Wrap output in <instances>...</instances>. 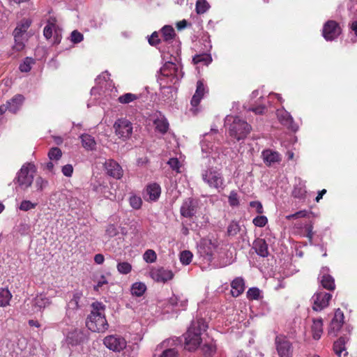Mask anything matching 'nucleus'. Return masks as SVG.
I'll return each mask as SVG.
<instances>
[{"instance_id":"1","label":"nucleus","mask_w":357,"mask_h":357,"mask_svg":"<svg viewBox=\"0 0 357 357\" xmlns=\"http://www.w3.org/2000/svg\"><path fill=\"white\" fill-rule=\"evenodd\" d=\"M208 328L202 318H196L191 322L186 333L183 335L185 339V349L189 351H195L202 342V334Z\"/></svg>"},{"instance_id":"2","label":"nucleus","mask_w":357,"mask_h":357,"mask_svg":"<svg viewBox=\"0 0 357 357\" xmlns=\"http://www.w3.org/2000/svg\"><path fill=\"white\" fill-rule=\"evenodd\" d=\"M91 306V313L86 320L87 329L92 332H105L109 326L105 315V306L98 301L93 302Z\"/></svg>"},{"instance_id":"3","label":"nucleus","mask_w":357,"mask_h":357,"mask_svg":"<svg viewBox=\"0 0 357 357\" xmlns=\"http://www.w3.org/2000/svg\"><path fill=\"white\" fill-rule=\"evenodd\" d=\"M228 124L229 135L238 141L244 139L251 130V126L238 116H227L225 125Z\"/></svg>"},{"instance_id":"4","label":"nucleus","mask_w":357,"mask_h":357,"mask_svg":"<svg viewBox=\"0 0 357 357\" xmlns=\"http://www.w3.org/2000/svg\"><path fill=\"white\" fill-rule=\"evenodd\" d=\"M203 181L211 188L220 191L225 188V180L220 170L214 167L203 169L201 173Z\"/></svg>"},{"instance_id":"5","label":"nucleus","mask_w":357,"mask_h":357,"mask_svg":"<svg viewBox=\"0 0 357 357\" xmlns=\"http://www.w3.org/2000/svg\"><path fill=\"white\" fill-rule=\"evenodd\" d=\"M35 173L36 167L34 165L31 163L24 164L17 172L14 181L16 182L22 189L26 190L31 185Z\"/></svg>"},{"instance_id":"6","label":"nucleus","mask_w":357,"mask_h":357,"mask_svg":"<svg viewBox=\"0 0 357 357\" xmlns=\"http://www.w3.org/2000/svg\"><path fill=\"white\" fill-rule=\"evenodd\" d=\"M199 204V200L198 199L186 198L183 200L180 208L181 215L184 218H192L198 211Z\"/></svg>"},{"instance_id":"7","label":"nucleus","mask_w":357,"mask_h":357,"mask_svg":"<svg viewBox=\"0 0 357 357\" xmlns=\"http://www.w3.org/2000/svg\"><path fill=\"white\" fill-rule=\"evenodd\" d=\"M103 344L109 350L114 352H120L126 347L127 342L123 337L111 335L104 338Z\"/></svg>"},{"instance_id":"8","label":"nucleus","mask_w":357,"mask_h":357,"mask_svg":"<svg viewBox=\"0 0 357 357\" xmlns=\"http://www.w3.org/2000/svg\"><path fill=\"white\" fill-rule=\"evenodd\" d=\"M24 101V97L21 94L14 96L11 99L6 101L5 104L0 106V115L7 111L13 114H16L22 107Z\"/></svg>"},{"instance_id":"9","label":"nucleus","mask_w":357,"mask_h":357,"mask_svg":"<svg viewBox=\"0 0 357 357\" xmlns=\"http://www.w3.org/2000/svg\"><path fill=\"white\" fill-rule=\"evenodd\" d=\"M114 128L116 135L126 140L132 133V126L130 121L126 119H119L114 124Z\"/></svg>"},{"instance_id":"10","label":"nucleus","mask_w":357,"mask_h":357,"mask_svg":"<svg viewBox=\"0 0 357 357\" xmlns=\"http://www.w3.org/2000/svg\"><path fill=\"white\" fill-rule=\"evenodd\" d=\"M276 350L280 357H291L293 348L291 343L283 335H278L275 340Z\"/></svg>"},{"instance_id":"11","label":"nucleus","mask_w":357,"mask_h":357,"mask_svg":"<svg viewBox=\"0 0 357 357\" xmlns=\"http://www.w3.org/2000/svg\"><path fill=\"white\" fill-rule=\"evenodd\" d=\"M341 33L342 29L340 24L335 20L327 21L323 26L322 35L328 41L335 40Z\"/></svg>"},{"instance_id":"12","label":"nucleus","mask_w":357,"mask_h":357,"mask_svg":"<svg viewBox=\"0 0 357 357\" xmlns=\"http://www.w3.org/2000/svg\"><path fill=\"white\" fill-rule=\"evenodd\" d=\"M89 330L85 328H75L68 333L67 341L68 344L76 346L84 343L89 339Z\"/></svg>"},{"instance_id":"13","label":"nucleus","mask_w":357,"mask_h":357,"mask_svg":"<svg viewBox=\"0 0 357 357\" xmlns=\"http://www.w3.org/2000/svg\"><path fill=\"white\" fill-rule=\"evenodd\" d=\"M215 246L211 241H202L197 247L198 255L204 261L210 264L213 259Z\"/></svg>"},{"instance_id":"14","label":"nucleus","mask_w":357,"mask_h":357,"mask_svg":"<svg viewBox=\"0 0 357 357\" xmlns=\"http://www.w3.org/2000/svg\"><path fill=\"white\" fill-rule=\"evenodd\" d=\"M332 295L324 291L316 293L312 298L313 301L312 309L315 311H321L328 305Z\"/></svg>"},{"instance_id":"15","label":"nucleus","mask_w":357,"mask_h":357,"mask_svg":"<svg viewBox=\"0 0 357 357\" xmlns=\"http://www.w3.org/2000/svg\"><path fill=\"white\" fill-rule=\"evenodd\" d=\"M107 174L116 178L120 179L123 174V171L120 165L112 159L105 160L103 164Z\"/></svg>"},{"instance_id":"16","label":"nucleus","mask_w":357,"mask_h":357,"mask_svg":"<svg viewBox=\"0 0 357 357\" xmlns=\"http://www.w3.org/2000/svg\"><path fill=\"white\" fill-rule=\"evenodd\" d=\"M151 278L158 282H166L173 278L174 274L171 270L162 267L155 268L150 271Z\"/></svg>"},{"instance_id":"17","label":"nucleus","mask_w":357,"mask_h":357,"mask_svg":"<svg viewBox=\"0 0 357 357\" xmlns=\"http://www.w3.org/2000/svg\"><path fill=\"white\" fill-rule=\"evenodd\" d=\"M169 340H165L158 344L152 357H177L178 351L175 349L167 348Z\"/></svg>"},{"instance_id":"18","label":"nucleus","mask_w":357,"mask_h":357,"mask_svg":"<svg viewBox=\"0 0 357 357\" xmlns=\"http://www.w3.org/2000/svg\"><path fill=\"white\" fill-rule=\"evenodd\" d=\"M344 323V314L340 309H337L335 312L334 317L331 321L328 327V334L336 336L341 329Z\"/></svg>"},{"instance_id":"19","label":"nucleus","mask_w":357,"mask_h":357,"mask_svg":"<svg viewBox=\"0 0 357 357\" xmlns=\"http://www.w3.org/2000/svg\"><path fill=\"white\" fill-rule=\"evenodd\" d=\"M278 117L281 123L288 128L294 132L298 130V126L294 123L292 116L287 111L278 110Z\"/></svg>"},{"instance_id":"20","label":"nucleus","mask_w":357,"mask_h":357,"mask_svg":"<svg viewBox=\"0 0 357 357\" xmlns=\"http://www.w3.org/2000/svg\"><path fill=\"white\" fill-rule=\"evenodd\" d=\"M261 155L264 162L268 166L279 162L281 160L280 154L278 152L273 151L270 149L264 150Z\"/></svg>"},{"instance_id":"21","label":"nucleus","mask_w":357,"mask_h":357,"mask_svg":"<svg viewBox=\"0 0 357 357\" xmlns=\"http://www.w3.org/2000/svg\"><path fill=\"white\" fill-rule=\"evenodd\" d=\"M252 248L260 257H266L268 255V244L263 238H257L254 241Z\"/></svg>"},{"instance_id":"22","label":"nucleus","mask_w":357,"mask_h":357,"mask_svg":"<svg viewBox=\"0 0 357 357\" xmlns=\"http://www.w3.org/2000/svg\"><path fill=\"white\" fill-rule=\"evenodd\" d=\"M204 93H205V88H204V84L202 81L199 80L197 82V89L195 91V93L193 95V96L191 99V101H190V103L192 107H197L199 104L201 100L202 99V98L204 95Z\"/></svg>"},{"instance_id":"23","label":"nucleus","mask_w":357,"mask_h":357,"mask_svg":"<svg viewBox=\"0 0 357 357\" xmlns=\"http://www.w3.org/2000/svg\"><path fill=\"white\" fill-rule=\"evenodd\" d=\"M31 24V21L29 19L22 20L13 31L14 38L24 37Z\"/></svg>"},{"instance_id":"24","label":"nucleus","mask_w":357,"mask_h":357,"mask_svg":"<svg viewBox=\"0 0 357 357\" xmlns=\"http://www.w3.org/2000/svg\"><path fill=\"white\" fill-rule=\"evenodd\" d=\"M311 331L314 340L320 339L323 333V320L321 318L313 319Z\"/></svg>"},{"instance_id":"25","label":"nucleus","mask_w":357,"mask_h":357,"mask_svg":"<svg viewBox=\"0 0 357 357\" xmlns=\"http://www.w3.org/2000/svg\"><path fill=\"white\" fill-rule=\"evenodd\" d=\"M218 133V129L211 128V133H206L204 135V139L201 142L202 150L203 152L209 153L211 150H213V144L212 142H209L208 139L211 138V136L213 134Z\"/></svg>"},{"instance_id":"26","label":"nucleus","mask_w":357,"mask_h":357,"mask_svg":"<svg viewBox=\"0 0 357 357\" xmlns=\"http://www.w3.org/2000/svg\"><path fill=\"white\" fill-rule=\"evenodd\" d=\"M161 193L160 186L157 183H151L146 188V194L151 201H156Z\"/></svg>"},{"instance_id":"27","label":"nucleus","mask_w":357,"mask_h":357,"mask_svg":"<svg viewBox=\"0 0 357 357\" xmlns=\"http://www.w3.org/2000/svg\"><path fill=\"white\" fill-rule=\"evenodd\" d=\"M232 287V295L234 296H238L244 291V281L241 278H235L231 284Z\"/></svg>"},{"instance_id":"28","label":"nucleus","mask_w":357,"mask_h":357,"mask_svg":"<svg viewBox=\"0 0 357 357\" xmlns=\"http://www.w3.org/2000/svg\"><path fill=\"white\" fill-rule=\"evenodd\" d=\"M345 343L346 340L343 337H340L337 341L334 342L333 351L338 357H341L342 353L343 351H344V356L347 355L348 353L346 351Z\"/></svg>"},{"instance_id":"29","label":"nucleus","mask_w":357,"mask_h":357,"mask_svg":"<svg viewBox=\"0 0 357 357\" xmlns=\"http://www.w3.org/2000/svg\"><path fill=\"white\" fill-rule=\"evenodd\" d=\"M83 147L87 150L96 149V143L93 137L88 134H83L80 136Z\"/></svg>"},{"instance_id":"30","label":"nucleus","mask_w":357,"mask_h":357,"mask_svg":"<svg viewBox=\"0 0 357 357\" xmlns=\"http://www.w3.org/2000/svg\"><path fill=\"white\" fill-rule=\"evenodd\" d=\"M321 283L324 289L333 291L335 288V280L333 278L326 273L323 274L321 278Z\"/></svg>"},{"instance_id":"31","label":"nucleus","mask_w":357,"mask_h":357,"mask_svg":"<svg viewBox=\"0 0 357 357\" xmlns=\"http://www.w3.org/2000/svg\"><path fill=\"white\" fill-rule=\"evenodd\" d=\"M56 23L55 17H50L47 20V25L43 30V35L47 39H50L52 36V31L56 26Z\"/></svg>"},{"instance_id":"32","label":"nucleus","mask_w":357,"mask_h":357,"mask_svg":"<svg viewBox=\"0 0 357 357\" xmlns=\"http://www.w3.org/2000/svg\"><path fill=\"white\" fill-rule=\"evenodd\" d=\"M161 32L163 40L166 42L172 41L176 36L174 29L172 26L169 25H165L163 26L161 29Z\"/></svg>"},{"instance_id":"33","label":"nucleus","mask_w":357,"mask_h":357,"mask_svg":"<svg viewBox=\"0 0 357 357\" xmlns=\"http://www.w3.org/2000/svg\"><path fill=\"white\" fill-rule=\"evenodd\" d=\"M11 298L12 294L8 289L0 288V306L8 305Z\"/></svg>"},{"instance_id":"34","label":"nucleus","mask_w":357,"mask_h":357,"mask_svg":"<svg viewBox=\"0 0 357 357\" xmlns=\"http://www.w3.org/2000/svg\"><path fill=\"white\" fill-rule=\"evenodd\" d=\"M146 290V286L143 282H135L131 287V294L133 296H141Z\"/></svg>"},{"instance_id":"35","label":"nucleus","mask_w":357,"mask_h":357,"mask_svg":"<svg viewBox=\"0 0 357 357\" xmlns=\"http://www.w3.org/2000/svg\"><path fill=\"white\" fill-rule=\"evenodd\" d=\"M82 294L80 293H75L73 294V298L70 299L68 304V313H70V310H75L79 307V303Z\"/></svg>"},{"instance_id":"36","label":"nucleus","mask_w":357,"mask_h":357,"mask_svg":"<svg viewBox=\"0 0 357 357\" xmlns=\"http://www.w3.org/2000/svg\"><path fill=\"white\" fill-rule=\"evenodd\" d=\"M155 128L162 133H165L169 127V123L164 118H157L154 120Z\"/></svg>"},{"instance_id":"37","label":"nucleus","mask_w":357,"mask_h":357,"mask_svg":"<svg viewBox=\"0 0 357 357\" xmlns=\"http://www.w3.org/2000/svg\"><path fill=\"white\" fill-rule=\"evenodd\" d=\"M241 231V226L237 221L232 220L228 225L227 234L229 236H234Z\"/></svg>"},{"instance_id":"38","label":"nucleus","mask_w":357,"mask_h":357,"mask_svg":"<svg viewBox=\"0 0 357 357\" xmlns=\"http://www.w3.org/2000/svg\"><path fill=\"white\" fill-rule=\"evenodd\" d=\"M138 96L131 93H126L118 98L119 102L121 104H128L138 99Z\"/></svg>"},{"instance_id":"39","label":"nucleus","mask_w":357,"mask_h":357,"mask_svg":"<svg viewBox=\"0 0 357 357\" xmlns=\"http://www.w3.org/2000/svg\"><path fill=\"white\" fill-rule=\"evenodd\" d=\"M49 182L47 180L42 178L41 176H38L36 178L34 183V187L36 189L37 192H42L48 186Z\"/></svg>"},{"instance_id":"40","label":"nucleus","mask_w":357,"mask_h":357,"mask_svg":"<svg viewBox=\"0 0 357 357\" xmlns=\"http://www.w3.org/2000/svg\"><path fill=\"white\" fill-rule=\"evenodd\" d=\"M35 63V61L31 57H26L24 62L20 65V70L23 73H28L31 70V66Z\"/></svg>"},{"instance_id":"41","label":"nucleus","mask_w":357,"mask_h":357,"mask_svg":"<svg viewBox=\"0 0 357 357\" xmlns=\"http://www.w3.org/2000/svg\"><path fill=\"white\" fill-rule=\"evenodd\" d=\"M201 349L205 356H211L215 352V345L212 342L205 343Z\"/></svg>"},{"instance_id":"42","label":"nucleus","mask_w":357,"mask_h":357,"mask_svg":"<svg viewBox=\"0 0 357 357\" xmlns=\"http://www.w3.org/2000/svg\"><path fill=\"white\" fill-rule=\"evenodd\" d=\"M48 304L49 300L43 296L36 297L33 301V305L35 307L38 308V310L45 307Z\"/></svg>"},{"instance_id":"43","label":"nucleus","mask_w":357,"mask_h":357,"mask_svg":"<svg viewBox=\"0 0 357 357\" xmlns=\"http://www.w3.org/2000/svg\"><path fill=\"white\" fill-rule=\"evenodd\" d=\"M209 8V4L206 0H197L196 11L198 14H203Z\"/></svg>"},{"instance_id":"44","label":"nucleus","mask_w":357,"mask_h":357,"mask_svg":"<svg viewBox=\"0 0 357 357\" xmlns=\"http://www.w3.org/2000/svg\"><path fill=\"white\" fill-rule=\"evenodd\" d=\"M116 268L118 271L121 274H128L132 270L131 264L126 261L119 263Z\"/></svg>"},{"instance_id":"45","label":"nucleus","mask_w":357,"mask_h":357,"mask_svg":"<svg viewBox=\"0 0 357 357\" xmlns=\"http://www.w3.org/2000/svg\"><path fill=\"white\" fill-rule=\"evenodd\" d=\"M192 258V254L190 251L184 250L180 254V261L184 265H188Z\"/></svg>"},{"instance_id":"46","label":"nucleus","mask_w":357,"mask_h":357,"mask_svg":"<svg viewBox=\"0 0 357 357\" xmlns=\"http://www.w3.org/2000/svg\"><path fill=\"white\" fill-rule=\"evenodd\" d=\"M192 61L195 63L204 62L205 64H208L211 61V57L209 54H197L193 57Z\"/></svg>"},{"instance_id":"47","label":"nucleus","mask_w":357,"mask_h":357,"mask_svg":"<svg viewBox=\"0 0 357 357\" xmlns=\"http://www.w3.org/2000/svg\"><path fill=\"white\" fill-rule=\"evenodd\" d=\"M62 152L58 147L52 148L48 153V157L51 160H58L61 158Z\"/></svg>"},{"instance_id":"48","label":"nucleus","mask_w":357,"mask_h":357,"mask_svg":"<svg viewBox=\"0 0 357 357\" xmlns=\"http://www.w3.org/2000/svg\"><path fill=\"white\" fill-rule=\"evenodd\" d=\"M143 258L147 263H153L156 260L157 255L153 250H147L144 252Z\"/></svg>"},{"instance_id":"49","label":"nucleus","mask_w":357,"mask_h":357,"mask_svg":"<svg viewBox=\"0 0 357 357\" xmlns=\"http://www.w3.org/2000/svg\"><path fill=\"white\" fill-rule=\"evenodd\" d=\"M36 206V203H33L29 200H24L21 202L19 208L23 211H28L31 209L35 208Z\"/></svg>"},{"instance_id":"50","label":"nucleus","mask_w":357,"mask_h":357,"mask_svg":"<svg viewBox=\"0 0 357 357\" xmlns=\"http://www.w3.org/2000/svg\"><path fill=\"white\" fill-rule=\"evenodd\" d=\"M349 17L351 19H356L357 18V1H351L349 4Z\"/></svg>"},{"instance_id":"51","label":"nucleus","mask_w":357,"mask_h":357,"mask_svg":"<svg viewBox=\"0 0 357 357\" xmlns=\"http://www.w3.org/2000/svg\"><path fill=\"white\" fill-rule=\"evenodd\" d=\"M84 39V36L77 30H74L70 34V40L72 43L76 44L82 42Z\"/></svg>"},{"instance_id":"52","label":"nucleus","mask_w":357,"mask_h":357,"mask_svg":"<svg viewBox=\"0 0 357 357\" xmlns=\"http://www.w3.org/2000/svg\"><path fill=\"white\" fill-rule=\"evenodd\" d=\"M260 290L257 287H252L247 291V296L249 299L257 300L260 296Z\"/></svg>"},{"instance_id":"53","label":"nucleus","mask_w":357,"mask_h":357,"mask_svg":"<svg viewBox=\"0 0 357 357\" xmlns=\"http://www.w3.org/2000/svg\"><path fill=\"white\" fill-rule=\"evenodd\" d=\"M228 202L229 205L231 206H236L239 205L238 194L235 190L231 191L228 197Z\"/></svg>"},{"instance_id":"54","label":"nucleus","mask_w":357,"mask_h":357,"mask_svg":"<svg viewBox=\"0 0 357 357\" xmlns=\"http://www.w3.org/2000/svg\"><path fill=\"white\" fill-rule=\"evenodd\" d=\"M252 222L257 227H263L267 224L268 219L264 215H259L253 219Z\"/></svg>"},{"instance_id":"55","label":"nucleus","mask_w":357,"mask_h":357,"mask_svg":"<svg viewBox=\"0 0 357 357\" xmlns=\"http://www.w3.org/2000/svg\"><path fill=\"white\" fill-rule=\"evenodd\" d=\"M167 70H169L170 71V75H172L173 73L172 71H173L174 73H175L176 71H177V67L176 66V64H174V63H165V65L161 69V71L162 73V74L164 75H166V76H168L169 74L168 73H166V71Z\"/></svg>"},{"instance_id":"56","label":"nucleus","mask_w":357,"mask_h":357,"mask_svg":"<svg viewBox=\"0 0 357 357\" xmlns=\"http://www.w3.org/2000/svg\"><path fill=\"white\" fill-rule=\"evenodd\" d=\"M14 39L15 45H13V49L17 52L22 50L24 47V37L14 38Z\"/></svg>"},{"instance_id":"57","label":"nucleus","mask_w":357,"mask_h":357,"mask_svg":"<svg viewBox=\"0 0 357 357\" xmlns=\"http://www.w3.org/2000/svg\"><path fill=\"white\" fill-rule=\"evenodd\" d=\"M142 199L139 197L133 195L130 197V206L135 209H139L142 206Z\"/></svg>"},{"instance_id":"58","label":"nucleus","mask_w":357,"mask_h":357,"mask_svg":"<svg viewBox=\"0 0 357 357\" xmlns=\"http://www.w3.org/2000/svg\"><path fill=\"white\" fill-rule=\"evenodd\" d=\"M167 163L173 170L176 171V172H180L179 169H180L181 165H180V162L178 161V160L177 158H170Z\"/></svg>"},{"instance_id":"59","label":"nucleus","mask_w":357,"mask_h":357,"mask_svg":"<svg viewBox=\"0 0 357 357\" xmlns=\"http://www.w3.org/2000/svg\"><path fill=\"white\" fill-rule=\"evenodd\" d=\"M149 43L151 46H155L160 43V40L158 38V33L156 31H154L148 39Z\"/></svg>"},{"instance_id":"60","label":"nucleus","mask_w":357,"mask_h":357,"mask_svg":"<svg viewBox=\"0 0 357 357\" xmlns=\"http://www.w3.org/2000/svg\"><path fill=\"white\" fill-rule=\"evenodd\" d=\"M307 211L305 210L298 211L294 214L289 215L287 216L288 220H291L292 218H300L303 217H305L307 215Z\"/></svg>"},{"instance_id":"61","label":"nucleus","mask_w":357,"mask_h":357,"mask_svg":"<svg viewBox=\"0 0 357 357\" xmlns=\"http://www.w3.org/2000/svg\"><path fill=\"white\" fill-rule=\"evenodd\" d=\"M73 172V167L71 165L68 164L62 167V173L66 176H71Z\"/></svg>"},{"instance_id":"62","label":"nucleus","mask_w":357,"mask_h":357,"mask_svg":"<svg viewBox=\"0 0 357 357\" xmlns=\"http://www.w3.org/2000/svg\"><path fill=\"white\" fill-rule=\"evenodd\" d=\"M250 206L252 208H255L258 213L261 214L263 213V206L260 202L253 201L250 203Z\"/></svg>"},{"instance_id":"63","label":"nucleus","mask_w":357,"mask_h":357,"mask_svg":"<svg viewBox=\"0 0 357 357\" xmlns=\"http://www.w3.org/2000/svg\"><path fill=\"white\" fill-rule=\"evenodd\" d=\"M108 282L106 280V278L105 275H101L100 279L98 280L97 284L94 287V290L98 291V289L100 287H102L104 284H107Z\"/></svg>"},{"instance_id":"64","label":"nucleus","mask_w":357,"mask_h":357,"mask_svg":"<svg viewBox=\"0 0 357 357\" xmlns=\"http://www.w3.org/2000/svg\"><path fill=\"white\" fill-rule=\"evenodd\" d=\"M352 20L353 21L349 24V27L350 30L354 31L355 35L357 36V18Z\"/></svg>"}]
</instances>
